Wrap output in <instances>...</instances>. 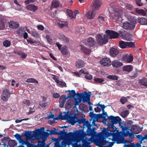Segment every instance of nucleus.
<instances>
[{
  "mask_svg": "<svg viewBox=\"0 0 147 147\" xmlns=\"http://www.w3.org/2000/svg\"><path fill=\"white\" fill-rule=\"evenodd\" d=\"M96 40L97 43L100 45L105 44L108 42V39L106 34H98L96 37Z\"/></svg>",
  "mask_w": 147,
  "mask_h": 147,
  "instance_id": "5",
  "label": "nucleus"
},
{
  "mask_svg": "<svg viewBox=\"0 0 147 147\" xmlns=\"http://www.w3.org/2000/svg\"><path fill=\"white\" fill-rule=\"evenodd\" d=\"M23 144L26 145L27 147H43V145L45 144V142L40 141L38 142L37 145H34L28 141H24Z\"/></svg>",
  "mask_w": 147,
  "mask_h": 147,
  "instance_id": "9",
  "label": "nucleus"
},
{
  "mask_svg": "<svg viewBox=\"0 0 147 147\" xmlns=\"http://www.w3.org/2000/svg\"><path fill=\"white\" fill-rule=\"evenodd\" d=\"M85 64L84 62L81 60H79L76 63V67L78 68H81L84 66Z\"/></svg>",
  "mask_w": 147,
  "mask_h": 147,
  "instance_id": "30",
  "label": "nucleus"
},
{
  "mask_svg": "<svg viewBox=\"0 0 147 147\" xmlns=\"http://www.w3.org/2000/svg\"><path fill=\"white\" fill-rule=\"evenodd\" d=\"M32 35L33 36L35 37L36 38H38L39 37V35L38 33L36 31H32Z\"/></svg>",
  "mask_w": 147,
  "mask_h": 147,
  "instance_id": "63",
  "label": "nucleus"
},
{
  "mask_svg": "<svg viewBox=\"0 0 147 147\" xmlns=\"http://www.w3.org/2000/svg\"><path fill=\"white\" fill-rule=\"evenodd\" d=\"M102 65L104 66L108 67L111 65V62L109 59L108 57L103 58L101 61Z\"/></svg>",
  "mask_w": 147,
  "mask_h": 147,
  "instance_id": "15",
  "label": "nucleus"
},
{
  "mask_svg": "<svg viewBox=\"0 0 147 147\" xmlns=\"http://www.w3.org/2000/svg\"><path fill=\"white\" fill-rule=\"evenodd\" d=\"M77 31L80 34H83L85 32L84 28V27H80L77 30Z\"/></svg>",
  "mask_w": 147,
  "mask_h": 147,
  "instance_id": "57",
  "label": "nucleus"
},
{
  "mask_svg": "<svg viewBox=\"0 0 147 147\" xmlns=\"http://www.w3.org/2000/svg\"><path fill=\"white\" fill-rule=\"evenodd\" d=\"M107 78L109 79L113 80H117L118 79V77L116 75H109L107 76Z\"/></svg>",
  "mask_w": 147,
  "mask_h": 147,
  "instance_id": "47",
  "label": "nucleus"
},
{
  "mask_svg": "<svg viewBox=\"0 0 147 147\" xmlns=\"http://www.w3.org/2000/svg\"><path fill=\"white\" fill-rule=\"evenodd\" d=\"M120 102L123 104H125L127 102L128 100L125 97H122L120 100Z\"/></svg>",
  "mask_w": 147,
  "mask_h": 147,
  "instance_id": "54",
  "label": "nucleus"
},
{
  "mask_svg": "<svg viewBox=\"0 0 147 147\" xmlns=\"http://www.w3.org/2000/svg\"><path fill=\"white\" fill-rule=\"evenodd\" d=\"M96 44V41L95 40V39L94 38L91 37H90L88 38L87 44V45L90 46L92 47L94 46Z\"/></svg>",
  "mask_w": 147,
  "mask_h": 147,
  "instance_id": "20",
  "label": "nucleus"
},
{
  "mask_svg": "<svg viewBox=\"0 0 147 147\" xmlns=\"http://www.w3.org/2000/svg\"><path fill=\"white\" fill-rule=\"evenodd\" d=\"M114 143V142H109L108 141L106 140L105 138H103L101 140L100 145L102 147H111Z\"/></svg>",
  "mask_w": 147,
  "mask_h": 147,
  "instance_id": "10",
  "label": "nucleus"
},
{
  "mask_svg": "<svg viewBox=\"0 0 147 147\" xmlns=\"http://www.w3.org/2000/svg\"><path fill=\"white\" fill-rule=\"evenodd\" d=\"M140 83L143 85L147 87V80L145 78L140 80Z\"/></svg>",
  "mask_w": 147,
  "mask_h": 147,
  "instance_id": "51",
  "label": "nucleus"
},
{
  "mask_svg": "<svg viewBox=\"0 0 147 147\" xmlns=\"http://www.w3.org/2000/svg\"><path fill=\"white\" fill-rule=\"evenodd\" d=\"M61 53L64 55H67L68 53V51L67 49V47L66 46H65L61 48L60 50Z\"/></svg>",
  "mask_w": 147,
  "mask_h": 147,
  "instance_id": "39",
  "label": "nucleus"
},
{
  "mask_svg": "<svg viewBox=\"0 0 147 147\" xmlns=\"http://www.w3.org/2000/svg\"><path fill=\"white\" fill-rule=\"evenodd\" d=\"M119 51L118 50L115 48H110L109 53L110 55L112 57L116 56L118 54Z\"/></svg>",
  "mask_w": 147,
  "mask_h": 147,
  "instance_id": "18",
  "label": "nucleus"
},
{
  "mask_svg": "<svg viewBox=\"0 0 147 147\" xmlns=\"http://www.w3.org/2000/svg\"><path fill=\"white\" fill-rule=\"evenodd\" d=\"M129 111L128 110H125L121 112V115L123 118H124L127 117L129 114Z\"/></svg>",
  "mask_w": 147,
  "mask_h": 147,
  "instance_id": "46",
  "label": "nucleus"
},
{
  "mask_svg": "<svg viewBox=\"0 0 147 147\" xmlns=\"http://www.w3.org/2000/svg\"><path fill=\"white\" fill-rule=\"evenodd\" d=\"M91 94V92H89L87 94L85 98L83 99V102H88V104L90 105L91 104L90 100V95Z\"/></svg>",
  "mask_w": 147,
  "mask_h": 147,
  "instance_id": "26",
  "label": "nucleus"
},
{
  "mask_svg": "<svg viewBox=\"0 0 147 147\" xmlns=\"http://www.w3.org/2000/svg\"><path fill=\"white\" fill-rule=\"evenodd\" d=\"M138 22L141 25H147V18H138Z\"/></svg>",
  "mask_w": 147,
  "mask_h": 147,
  "instance_id": "32",
  "label": "nucleus"
},
{
  "mask_svg": "<svg viewBox=\"0 0 147 147\" xmlns=\"http://www.w3.org/2000/svg\"><path fill=\"white\" fill-rule=\"evenodd\" d=\"M137 143L135 144L133 143H131L129 144H125L124 147H137Z\"/></svg>",
  "mask_w": 147,
  "mask_h": 147,
  "instance_id": "53",
  "label": "nucleus"
},
{
  "mask_svg": "<svg viewBox=\"0 0 147 147\" xmlns=\"http://www.w3.org/2000/svg\"><path fill=\"white\" fill-rule=\"evenodd\" d=\"M100 119H102L105 121L107 120L105 116H103V114H95L94 119L98 120Z\"/></svg>",
  "mask_w": 147,
  "mask_h": 147,
  "instance_id": "31",
  "label": "nucleus"
},
{
  "mask_svg": "<svg viewBox=\"0 0 147 147\" xmlns=\"http://www.w3.org/2000/svg\"><path fill=\"white\" fill-rule=\"evenodd\" d=\"M145 10L143 9H139L137 8H135L136 11L140 15L143 16H145L147 12V9H145Z\"/></svg>",
  "mask_w": 147,
  "mask_h": 147,
  "instance_id": "25",
  "label": "nucleus"
},
{
  "mask_svg": "<svg viewBox=\"0 0 147 147\" xmlns=\"http://www.w3.org/2000/svg\"><path fill=\"white\" fill-rule=\"evenodd\" d=\"M48 103L47 102H46L42 103H40L39 104V107L40 109L44 110L46 109V107L48 106Z\"/></svg>",
  "mask_w": 147,
  "mask_h": 147,
  "instance_id": "41",
  "label": "nucleus"
},
{
  "mask_svg": "<svg viewBox=\"0 0 147 147\" xmlns=\"http://www.w3.org/2000/svg\"><path fill=\"white\" fill-rule=\"evenodd\" d=\"M27 41L28 42V43H30V44L36 43L35 41L33 40L31 38H29L27 40Z\"/></svg>",
  "mask_w": 147,
  "mask_h": 147,
  "instance_id": "64",
  "label": "nucleus"
},
{
  "mask_svg": "<svg viewBox=\"0 0 147 147\" xmlns=\"http://www.w3.org/2000/svg\"><path fill=\"white\" fill-rule=\"evenodd\" d=\"M3 44L4 47H9L11 45V43L10 41L8 40H6L3 42Z\"/></svg>",
  "mask_w": 147,
  "mask_h": 147,
  "instance_id": "49",
  "label": "nucleus"
},
{
  "mask_svg": "<svg viewBox=\"0 0 147 147\" xmlns=\"http://www.w3.org/2000/svg\"><path fill=\"white\" fill-rule=\"evenodd\" d=\"M133 57L132 55H129L126 54L123 55L122 59L123 61L128 63L131 62L133 60Z\"/></svg>",
  "mask_w": 147,
  "mask_h": 147,
  "instance_id": "14",
  "label": "nucleus"
},
{
  "mask_svg": "<svg viewBox=\"0 0 147 147\" xmlns=\"http://www.w3.org/2000/svg\"><path fill=\"white\" fill-rule=\"evenodd\" d=\"M107 36L110 39H115L119 38V34L117 32L113 30H107L105 31Z\"/></svg>",
  "mask_w": 147,
  "mask_h": 147,
  "instance_id": "7",
  "label": "nucleus"
},
{
  "mask_svg": "<svg viewBox=\"0 0 147 147\" xmlns=\"http://www.w3.org/2000/svg\"><path fill=\"white\" fill-rule=\"evenodd\" d=\"M5 28V24L2 20L0 19V30H3Z\"/></svg>",
  "mask_w": 147,
  "mask_h": 147,
  "instance_id": "52",
  "label": "nucleus"
},
{
  "mask_svg": "<svg viewBox=\"0 0 147 147\" xmlns=\"http://www.w3.org/2000/svg\"><path fill=\"white\" fill-rule=\"evenodd\" d=\"M112 140L115 143L116 142L117 144H119L123 143L124 138L120 135H117L113 137Z\"/></svg>",
  "mask_w": 147,
  "mask_h": 147,
  "instance_id": "12",
  "label": "nucleus"
},
{
  "mask_svg": "<svg viewBox=\"0 0 147 147\" xmlns=\"http://www.w3.org/2000/svg\"><path fill=\"white\" fill-rule=\"evenodd\" d=\"M77 119L75 116H71L69 121L71 125H73L77 122Z\"/></svg>",
  "mask_w": 147,
  "mask_h": 147,
  "instance_id": "34",
  "label": "nucleus"
},
{
  "mask_svg": "<svg viewBox=\"0 0 147 147\" xmlns=\"http://www.w3.org/2000/svg\"><path fill=\"white\" fill-rule=\"evenodd\" d=\"M67 14L69 16V17L71 19H73V18H75V16L72 11L69 9H67Z\"/></svg>",
  "mask_w": 147,
  "mask_h": 147,
  "instance_id": "44",
  "label": "nucleus"
},
{
  "mask_svg": "<svg viewBox=\"0 0 147 147\" xmlns=\"http://www.w3.org/2000/svg\"><path fill=\"white\" fill-rule=\"evenodd\" d=\"M94 81L96 84L101 83L105 81L102 78H95Z\"/></svg>",
  "mask_w": 147,
  "mask_h": 147,
  "instance_id": "42",
  "label": "nucleus"
},
{
  "mask_svg": "<svg viewBox=\"0 0 147 147\" xmlns=\"http://www.w3.org/2000/svg\"><path fill=\"white\" fill-rule=\"evenodd\" d=\"M81 51L86 55H89L90 53V50L83 46H81Z\"/></svg>",
  "mask_w": 147,
  "mask_h": 147,
  "instance_id": "33",
  "label": "nucleus"
},
{
  "mask_svg": "<svg viewBox=\"0 0 147 147\" xmlns=\"http://www.w3.org/2000/svg\"><path fill=\"white\" fill-rule=\"evenodd\" d=\"M88 93L86 91H84L83 93H76V95H77L76 97H79L80 98L82 99L83 100V99H84V98H85L86 96Z\"/></svg>",
  "mask_w": 147,
  "mask_h": 147,
  "instance_id": "36",
  "label": "nucleus"
},
{
  "mask_svg": "<svg viewBox=\"0 0 147 147\" xmlns=\"http://www.w3.org/2000/svg\"><path fill=\"white\" fill-rule=\"evenodd\" d=\"M26 82L28 83H36L38 84V82L35 79L33 78H30L27 79Z\"/></svg>",
  "mask_w": 147,
  "mask_h": 147,
  "instance_id": "45",
  "label": "nucleus"
},
{
  "mask_svg": "<svg viewBox=\"0 0 147 147\" xmlns=\"http://www.w3.org/2000/svg\"><path fill=\"white\" fill-rule=\"evenodd\" d=\"M83 125L84 126H86L87 128L89 127H91L92 125L90 124V123L88 122V121H86L85 120L84 122L83 123Z\"/></svg>",
  "mask_w": 147,
  "mask_h": 147,
  "instance_id": "55",
  "label": "nucleus"
},
{
  "mask_svg": "<svg viewBox=\"0 0 147 147\" xmlns=\"http://www.w3.org/2000/svg\"><path fill=\"white\" fill-rule=\"evenodd\" d=\"M89 140L86 137L85 138V139H83L82 140V147H92L90 145V143L88 142Z\"/></svg>",
  "mask_w": 147,
  "mask_h": 147,
  "instance_id": "21",
  "label": "nucleus"
},
{
  "mask_svg": "<svg viewBox=\"0 0 147 147\" xmlns=\"http://www.w3.org/2000/svg\"><path fill=\"white\" fill-rule=\"evenodd\" d=\"M86 132L87 135L89 136H92L94 135V134L93 130H92L91 127H89L87 128ZM86 135V134L85 133V135Z\"/></svg>",
  "mask_w": 147,
  "mask_h": 147,
  "instance_id": "38",
  "label": "nucleus"
},
{
  "mask_svg": "<svg viewBox=\"0 0 147 147\" xmlns=\"http://www.w3.org/2000/svg\"><path fill=\"white\" fill-rule=\"evenodd\" d=\"M129 22L123 23V27L126 30H132L134 29L137 20L134 17H131L129 18Z\"/></svg>",
  "mask_w": 147,
  "mask_h": 147,
  "instance_id": "3",
  "label": "nucleus"
},
{
  "mask_svg": "<svg viewBox=\"0 0 147 147\" xmlns=\"http://www.w3.org/2000/svg\"><path fill=\"white\" fill-rule=\"evenodd\" d=\"M136 137L139 140H141V141H140V143H141V141L143 140L144 139H146L145 138V136L144 137H143L141 135H138L136 136Z\"/></svg>",
  "mask_w": 147,
  "mask_h": 147,
  "instance_id": "61",
  "label": "nucleus"
},
{
  "mask_svg": "<svg viewBox=\"0 0 147 147\" xmlns=\"http://www.w3.org/2000/svg\"><path fill=\"white\" fill-rule=\"evenodd\" d=\"M54 130H51L50 131V134L51 135H59V134H63L65 131V129H63V130L60 131L59 132H57L56 129L55 128H53Z\"/></svg>",
  "mask_w": 147,
  "mask_h": 147,
  "instance_id": "23",
  "label": "nucleus"
},
{
  "mask_svg": "<svg viewBox=\"0 0 147 147\" xmlns=\"http://www.w3.org/2000/svg\"><path fill=\"white\" fill-rule=\"evenodd\" d=\"M119 47L122 49L127 48V42H124L123 40H121L119 42Z\"/></svg>",
  "mask_w": 147,
  "mask_h": 147,
  "instance_id": "37",
  "label": "nucleus"
},
{
  "mask_svg": "<svg viewBox=\"0 0 147 147\" xmlns=\"http://www.w3.org/2000/svg\"><path fill=\"white\" fill-rule=\"evenodd\" d=\"M84 131L83 130L79 129L76 131L74 132H69L68 134L69 137L71 139V140L74 142H79L84 139L82 140Z\"/></svg>",
  "mask_w": 147,
  "mask_h": 147,
  "instance_id": "2",
  "label": "nucleus"
},
{
  "mask_svg": "<svg viewBox=\"0 0 147 147\" xmlns=\"http://www.w3.org/2000/svg\"><path fill=\"white\" fill-rule=\"evenodd\" d=\"M23 103L24 104L26 105L27 106H30V102L28 100H24L23 101Z\"/></svg>",
  "mask_w": 147,
  "mask_h": 147,
  "instance_id": "62",
  "label": "nucleus"
},
{
  "mask_svg": "<svg viewBox=\"0 0 147 147\" xmlns=\"http://www.w3.org/2000/svg\"><path fill=\"white\" fill-rule=\"evenodd\" d=\"M82 99H81V98H75V104L76 105H78L81 102L82 100Z\"/></svg>",
  "mask_w": 147,
  "mask_h": 147,
  "instance_id": "56",
  "label": "nucleus"
},
{
  "mask_svg": "<svg viewBox=\"0 0 147 147\" xmlns=\"http://www.w3.org/2000/svg\"><path fill=\"white\" fill-rule=\"evenodd\" d=\"M60 115L61 117H59L60 119L62 120L68 119H69V117H71L67 113L65 114L63 116L62 115V114H60Z\"/></svg>",
  "mask_w": 147,
  "mask_h": 147,
  "instance_id": "43",
  "label": "nucleus"
},
{
  "mask_svg": "<svg viewBox=\"0 0 147 147\" xmlns=\"http://www.w3.org/2000/svg\"><path fill=\"white\" fill-rule=\"evenodd\" d=\"M46 38L48 42L51 44L52 43V40L51 38L48 35H47L46 36Z\"/></svg>",
  "mask_w": 147,
  "mask_h": 147,
  "instance_id": "58",
  "label": "nucleus"
},
{
  "mask_svg": "<svg viewBox=\"0 0 147 147\" xmlns=\"http://www.w3.org/2000/svg\"><path fill=\"white\" fill-rule=\"evenodd\" d=\"M44 129L45 128L43 127L37 129L36 138L40 136L42 139L46 140L47 138L49 136V134L47 132L44 131Z\"/></svg>",
  "mask_w": 147,
  "mask_h": 147,
  "instance_id": "6",
  "label": "nucleus"
},
{
  "mask_svg": "<svg viewBox=\"0 0 147 147\" xmlns=\"http://www.w3.org/2000/svg\"><path fill=\"white\" fill-rule=\"evenodd\" d=\"M132 66L130 65L124 66L123 67V70L124 71L130 72L132 70Z\"/></svg>",
  "mask_w": 147,
  "mask_h": 147,
  "instance_id": "35",
  "label": "nucleus"
},
{
  "mask_svg": "<svg viewBox=\"0 0 147 147\" xmlns=\"http://www.w3.org/2000/svg\"><path fill=\"white\" fill-rule=\"evenodd\" d=\"M108 10L109 16L115 22H121L122 20V15L123 13V11L117 9H115L113 6L109 7Z\"/></svg>",
  "mask_w": 147,
  "mask_h": 147,
  "instance_id": "1",
  "label": "nucleus"
},
{
  "mask_svg": "<svg viewBox=\"0 0 147 147\" xmlns=\"http://www.w3.org/2000/svg\"><path fill=\"white\" fill-rule=\"evenodd\" d=\"M126 8L129 10H131L133 9V7L130 4H127L125 6Z\"/></svg>",
  "mask_w": 147,
  "mask_h": 147,
  "instance_id": "60",
  "label": "nucleus"
},
{
  "mask_svg": "<svg viewBox=\"0 0 147 147\" xmlns=\"http://www.w3.org/2000/svg\"><path fill=\"white\" fill-rule=\"evenodd\" d=\"M60 5V3L58 0H53L52 1L51 8H56L59 7Z\"/></svg>",
  "mask_w": 147,
  "mask_h": 147,
  "instance_id": "29",
  "label": "nucleus"
},
{
  "mask_svg": "<svg viewBox=\"0 0 147 147\" xmlns=\"http://www.w3.org/2000/svg\"><path fill=\"white\" fill-rule=\"evenodd\" d=\"M135 47V44L132 42H127V48H133Z\"/></svg>",
  "mask_w": 147,
  "mask_h": 147,
  "instance_id": "50",
  "label": "nucleus"
},
{
  "mask_svg": "<svg viewBox=\"0 0 147 147\" xmlns=\"http://www.w3.org/2000/svg\"><path fill=\"white\" fill-rule=\"evenodd\" d=\"M9 27L13 29L16 28L18 27L19 24L18 23L11 21L9 23Z\"/></svg>",
  "mask_w": 147,
  "mask_h": 147,
  "instance_id": "22",
  "label": "nucleus"
},
{
  "mask_svg": "<svg viewBox=\"0 0 147 147\" xmlns=\"http://www.w3.org/2000/svg\"><path fill=\"white\" fill-rule=\"evenodd\" d=\"M24 29L22 27H20L17 31V33L20 36H22L24 32Z\"/></svg>",
  "mask_w": 147,
  "mask_h": 147,
  "instance_id": "40",
  "label": "nucleus"
},
{
  "mask_svg": "<svg viewBox=\"0 0 147 147\" xmlns=\"http://www.w3.org/2000/svg\"><path fill=\"white\" fill-rule=\"evenodd\" d=\"M142 129V127L141 128L138 127H136L134 129V130H135L134 132L135 134H138L140 133L141 132Z\"/></svg>",
  "mask_w": 147,
  "mask_h": 147,
  "instance_id": "48",
  "label": "nucleus"
},
{
  "mask_svg": "<svg viewBox=\"0 0 147 147\" xmlns=\"http://www.w3.org/2000/svg\"><path fill=\"white\" fill-rule=\"evenodd\" d=\"M94 11L92 10V11H90L87 12L85 15L86 17L88 19L90 20L94 19L96 15Z\"/></svg>",
  "mask_w": 147,
  "mask_h": 147,
  "instance_id": "16",
  "label": "nucleus"
},
{
  "mask_svg": "<svg viewBox=\"0 0 147 147\" xmlns=\"http://www.w3.org/2000/svg\"><path fill=\"white\" fill-rule=\"evenodd\" d=\"M67 92H69V93L68 94L69 95L67 96V98H71L72 97H75L76 96V93L75 91L74 90H68L66 91Z\"/></svg>",
  "mask_w": 147,
  "mask_h": 147,
  "instance_id": "27",
  "label": "nucleus"
},
{
  "mask_svg": "<svg viewBox=\"0 0 147 147\" xmlns=\"http://www.w3.org/2000/svg\"><path fill=\"white\" fill-rule=\"evenodd\" d=\"M9 96V90L7 89L4 90L2 93L1 99L7 101Z\"/></svg>",
  "mask_w": 147,
  "mask_h": 147,
  "instance_id": "13",
  "label": "nucleus"
},
{
  "mask_svg": "<svg viewBox=\"0 0 147 147\" xmlns=\"http://www.w3.org/2000/svg\"><path fill=\"white\" fill-rule=\"evenodd\" d=\"M57 25L60 28L67 27V26L68 23L66 21H63L61 20L59 21L57 23Z\"/></svg>",
  "mask_w": 147,
  "mask_h": 147,
  "instance_id": "19",
  "label": "nucleus"
},
{
  "mask_svg": "<svg viewBox=\"0 0 147 147\" xmlns=\"http://www.w3.org/2000/svg\"><path fill=\"white\" fill-rule=\"evenodd\" d=\"M112 65L113 67L117 68L122 66L123 63L117 60H115L112 61Z\"/></svg>",
  "mask_w": 147,
  "mask_h": 147,
  "instance_id": "24",
  "label": "nucleus"
},
{
  "mask_svg": "<svg viewBox=\"0 0 147 147\" xmlns=\"http://www.w3.org/2000/svg\"><path fill=\"white\" fill-rule=\"evenodd\" d=\"M14 2L15 3L17 4L19 6V7L17 8V10H21L22 7L21 6V5L18 2L17 0H14Z\"/></svg>",
  "mask_w": 147,
  "mask_h": 147,
  "instance_id": "59",
  "label": "nucleus"
},
{
  "mask_svg": "<svg viewBox=\"0 0 147 147\" xmlns=\"http://www.w3.org/2000/svg\"><path fill=\"white\" fill-rule=\"evenodd\" d=\"M26 8L28 10L34 12H35L38 9L37 6L33 4L28 5L27 6Z\"/></svg>",
  "mask_w": 147,
  "mask_h": 147,
  "instance_id": "28",
  "label": "nucleus"
},
{
  "mask_svg": "<svg viewBox=\"0 0 147 147\" xmlns=\"http://www.w3.org/2000/svg\"><path fill=\"white\" fill-rule=\"evenodd\" d=\"M32 131H25L24 135L26 139H30L34 137L36 138L37 130L36 132H34L33 133H32Z\"/></svg>",
  "mask_w": 147,
  "mask_h": 147,
  "instance_id": "11",
  "label": "nucleus"
},
{
  "mask_svg": "<svg viewBox=\"0 0 147 147\" xmlns=\"http://www.w3.org/2000/svg\"><path fill=\"white\" fill-rule=\"evenodd\" d=\"M108 121L111 122V126L113 129L116 128L114 125V124H116L117 123H119V125L121 127H123V126L121 125V119L118 116L114 117L113 115H110L109 117H108Z\"/></svg>",
  "mask_w": 147,
  "mask_h": 147,
  "instance_id": "4",
  "label": "nucleus"
},
{
  "mask_svg": "<svg viewBox=\"0 0 147 147\" xmlns=\"http://www.w3.org/2000/svg\"><path fill=\"white\" fill-rule=\"evenodd\" d=\"M101 2L98 0L93 1L90 5L91 9L94 11L98 10L101 5Z\"/></svg>",
  "mask_w": 147,
  "mask_h": 147,
  "instance_id": "8",
  "label": "nucleus"
},
{
  "mask_svg": "<svg viewBox=\"0 0 147 147\" xmlns=\"http://www.w3.org/2000/svg\"><path fill=\"white\" fill-rule=\"evenodd\" d=\"M67 99V98L66 96L64 95H62L60 97L59 100V107H63L65 100Z\"/></svg>",
  "mask_w": 147,
  "mask_h": 147,
  "instance_id": "17",
  "label": "nucleus"
}]
</instances>
